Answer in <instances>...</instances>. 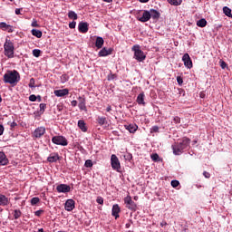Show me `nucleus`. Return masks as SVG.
Masks as SVG:
<instances>
[{
	"instance_id": "f257e3e1",
	"label": "nucleus",
	"mask_w": 232,
	"mask_h": 232,
	"mask_svg": "<svg viewBox=\"0 0 232 232\" xmlns=\"http://www.w3.org/2000/svg\"><path fill=\"white\" fill-rule=\"evenodd\" d=\"M189 144H191V140L188 137H184L179 142H175L171 145L173 154L182 155V153L189 148Z\"/></svg>"
},
{
	"instance_id": "f03ea898",
	"label": "nucleus",
	"mask_w": 232,
	"mask_h": 232,
	"mask_svg": "<svg viewBox=\"0 0 232 232\" xmlns=\"http://www.w3.org/2000/svg\"><path fill=\"white\" fill-rule=\"evenodd\" d=\"M3 81L5 84L15 85L21 81V74L16 70H7L4 74Z\"/></svg>"
},
{
	"instance_id": "7ed1b4c3",
	"label": "nucleus",
	"mask_w": 232,
	"mask_h": 232,
	"mask_svg": "<svg viewBox=\"0 0 232 232\" xmlns=\"http://www.w3.org/2000/svg\"><path fill=\"white\" fill-rule=\"evenodd\" d=\"M15 47L14 46V43L8 39L5 40L4 44V55L8 57V59H14Z\"/></svg>"
},
{
	"instance_id": "20e7f679",
	"label": "nucleus",
	"mask_w": 232,
	"mask_h": 232,
	"mask_svg": "<svg viewBox=\"0 0 232 232\" xmlns=\"http://www.w3.org/2000/svg\"><path fill=\"white\" fill-rule=\"evenodd\" d=\"M132 52H134V59L138 61V63H142V61H146V55L144 52L140 50V45H134L132 47Z\"/></svg>"
},
{
	"instance_id": "39448f33",
	"label": "nucleus",
	"mask_w": 232,
	"mask_h": 232,
	"mask_svg": "<svg viewBox=\"0 0 232 232\" xmlns=\"http://www.w3.org/2000/svg\"><path fill=\"white\" fill-rule=\"evenodd\" d=\"M111 166L114 171H121V161L119 160V158H117V155L112 154L111 156Z\"/></svg>"
},
{
	"instance_id": "423d86ee",
	"label": "nucleus",
	"mask_w": 232,
	"mask_h": 232,
	"mask_svg": "<svg viewBox=\"0 0 232 232\" xmlns=\"http://www.w3.org/2000/svg\"><path fill=\"white\" fill-rule=\"evenodd\" d=\"M52 142L57 146H66L68 144V140L64 136H53L52 138Z\"/></svg>"
},
{
	"instance_id": "0eeeda50",
	"label": "nucleus",
	"mask_w": 232,
	"mask_h": 232,
	"mask_svg": "<svg viewBox=\"0 0 232 232\" xmlns=\"http://www.w3.org/2000/svg\"><path fill=\"white\" fill-rule=\"evenodd\" d=\"M124 203L126 204V208L128 209H130V211H137V204L135 203V201L131 200L130 196H127L124 198Z\"/></svg>"
},
{
	"instance_id": "6e6552de",
	"label": "nucleus",
	"mask_w": 232,
	"mask_h": 232,
	"mask_svg": "<svg viewBox=\"0 0 232 232\" xmlns=\"http://www.w3.org/2000/svg\"><path fill=\"white\" fill-rule=\"evenodd\" d=\"M46 133V128L44 127H38L34 130V131L32 134L33 139H41L43 135Z\"/></svg>"
},
{
	"instance_id": "1a4fd4ad",
	"label": "nucleus",
	"mask_w": 232,
	"mask_h": 232,
	"mask_svg": "<svg viewBox=\"0 0 232 232\" xmlns=\"http://www.w3.org/2000/svg\"><path fill=\"white\" fill-rule=\"evenodd\" d=\"M182 61L186 68H188V70H191V68H193V61H191V57H189V54L188 53L182 56Z\"/></svg>"
},
{
	"instance_id": "9d476101",
	"label": "nucleus",
	"mask_w": 232,
	"mask_h": 232,
	"mask_svg": "<svg viewBox=\"0 0 232 232\" xmlns=\"http://www.w3.org/2000/svg\"><path fill=\"white\" fill-rule=\"evenodd\" d=\"M78 108L81 111H88V108L86 107V98L84 96L78 97Z\"/></svg>"
},
{
	"instance_id": "9b49d317",
	"label": "nucleus",
	"mask_w": 232,
	"mask_h": 232,
	"mask_svg": "<svg viewBox=\"0 0 232 232\" xmlns=\"http://www.w3.org/2000/svg\"><path fill=\"white\" fill-rule=\"evenodd\" d=\"M56 190L58 193H70L72 188L67 184H60L56 187Z\"/></svg>"
},
{
	"instance_id": "f8f14e48",
	"label": "nucleus",
	"mask_w": 232,
	"mask_h": 232,
	"mask_svg": "<svg viewBox=\"0 0 232 232\" xmlns=\"http://www.w3.org/2000/svg\"><path fill=\"white\" fill-rule=\"evenodd\" d=\"M65 211H73L75 209V201L73 199H67L64 205Z\"/></svg>"
},
{
	"instance_id": "ddd939ff",
	"label": "nucleus",
	"mask_w": 232,
	"mask_h": 232,
	"mask_svg": "<svg viewBox=\"0 0 232 232\" xmlns=\"http://www.w3.org/2000/svg\"><path fill=\"white\" fill-rule=\"evenodd\" d=\"M150 19H151V14H150V11L144 10L142 16L138 18V21H140V23H148Z\"/></svg>"
},
{
	"instance_id": "4468645a",
	"label": "nucleus",
	"mask_w": 232,
	"mask_h": 232,
	"mask_svg": "<svg viewBox=\"0 0 232 232\" xmlns=\"http://www.w3.org/2000/svg\"><path fill=\"white\" fill-rule=\"evenodd\" d=\"M0 30H3L4 32H8V34L14 33V27L5 22L0 23Z\"/></svg>"
},
{
	"instance_id": "2eb2a0df",
	"label": "nucleus",
	"mask_w": 232,
	"mask_h": 232,
	"mask_svg": "<svg viewBox=\"0 0 232 232\" xmlns=\"http://www.w3.org/2000/svg\"><path fill=\"white\" fill-rule=\"evenodd\" d=\"M119 213H121V207H119V204L113 205L111 209V215L112 217H114L115 220H117V218L121 217Z\"/></svg>"
},
{
	"instance_id": "dca6fc26",
	"label": "nucleus",
	"mask_w": 232,
	"mask_h": 232,
	"mask_svg": "<svg viewBox=\"0 0 232 232\" xmlns=\"http://www.w3.org/2000/svg\"><path fill=\"white\" fill-rule=\"evenodd\" d=\"M113 52V49L109 48L106 49V47H103L99 53V57H108V55H111V53Z\"/></svg>"
},
{
	"instance_id": "f3484780",
	"label": "nucleus",
	"mask_w": 232,
	"mask_h": 232,
	"mask_svg": "<svg viewBox=\"0 0 232 232\" xmlns=\"http://www.w3.org/2000/svg\"><path fill=\"white\" fill-rule=\"evenodd\" d=\"M70 93V91L68 89H62V90H56L54 91V95L56 97H66Z\"/></svg>"
},
{
	"instance_id": "a211bd4d",
	"label": "nucleus",
	"mask_w": 232,
	"mask_h": 232,
	"mask_svg": "<svg viewBox=\"0 0 232 232\" xmlns=\"http://www.w3.org/2000/svg\"><path fill=\"white\" fill-rule=\"evenodd\" d=\"M124 128H125V130L130 131V133H135V131H137V130H139V126H137V124H135V123L126 124V125H124Z\"/></svg>"
},
{
	"instance_id": "6ab92c4d",
	"label": "nucleus",
	"mask_w": 232,
	"mask_h": 232,
	"mask_svg": "<svg viewBox=\"0 0 232 232\" xmlns=\"http://www.w3.org/2000/svg\"><path fill=\"white\" fill-rule=\"evenodd\" d=\"M78 30H79V32H81V34H87V32H88V23L81 22L78 24Z\"/></svg>"
},
{
	"instance_id": "aec40b11",
	"label": "nucleus",
	"mask_w": 232,
	"mask_h": 232,
	"mask_svg": "<svg viewBox=\"0 0 232 232\" xmlns=\"http://www.w3.org/2000/svg\"><path fill=\"white\" fill-rule=\"evenodd\" d=\"M144 99H146V95L144 92H141L137 96L136 102L140 106H146V102H144Z\"/></svg>"
},
{
	"instance_id": "412c9836",
	"label": "nucleus",
	"mask_w": 232,
	"mask_h": 232,
	"mask_svg": "<svg viewBox=\"0 0 232 232\" xmlns=\"http://www.w3.org/2000/svg\"><path fill=\"white\" fill-rule=\"evenodd\" d=\"M60 157H59V153L57 152H53L49 155V157L47 158L48 162H57V160H59Z\"/></svg>"
},
{
	"instance_id": "4be33fe9",
	"label": "nucleus",
	"mask_w": 232,
	"mask_h": 232,
	"mask_svg": "<svg viewBox=\"0 0 232 232\" xmlns=\"http://www.w3.org/2000/svg\"><path fill=\"white\" fill-rule=\"evenodd\" d=\"M9 160L8 158H6V154L0 151V166H6Z\"/></svg>"
},
{
	"instance_id": "5701e85b",
	"label": "nucleus",
	"mask_w": 232,
	"mask_h": 232,
	"mask_svg": "<svg viewBox=\"0 0 232 232\" xmlns=\"http://www.w3.org/2000/svg\"><path fill=\"white\" fill-rule=\"evenodd\" d=\"M10 204V199L3 195V194H0V206H8Z\"/></svg>"
},
{
	"instance_id": "b1692460",
	"label": "nucleus",
	"mask_w": 232,
	"mask_h": 232,
	"mask_svg": "<svg viewBox=\"0 0 232 232\" xmlns=\"http://www.w3.org/2000/svg\"><path fill=\"white\" fill-rule=\"evenodd\" d=\"M95 46L98 50H101L104 46V39L101 36H98L95 41Z\"/></svg>"
},
{
	"instance_id": "393cba45",
	"label": "nucleus",
	"mask_w": 232,
	"mask_h": 232,
	"mask_svg": "<svg viewBox=\"0 0 232 232\" xmlns=\"http://www.w3.org/2000/svg\"><path fill=\"white\" fill-rule=\"evenodd\" d=\"M78 128H80V130L82 131H83L84 133H86V131H88V127H86V122H84V120L78 121Z\"/></svg>"
},
{
	"instance_id": "a878e982",
	"label": "nucleus",
	"mask_w": 232,
	"mask_h": 232,
	"mask_svg": "<svg viewBox=\"0 0 232 232\" xmlns=\"http://www.w3.org/2000/svg\"><path fill=\"white\" fill-rule=\"evenodd\" d=\"M150 18L152 17V19L157 20L160 18V13L155 9H150Z\"/></svg>"
},
{
	"instance_id": "bb28decb",
	"label": "nucleus",
	"mask_w": 232,
	"mask_h": 232,
	"mask_svg": "<svg viewBox=\"0 0 232 232\" xmlns=\"http://www.w3.org/2000/svg\"><path fill=\"white\" fill-rule=\"evenodd\" d=\"M32 35H34V37H37V39H41V37H43V32H41V30H37V29H33L31 31Z\"/></svg>"
},
{
	"instance_id": "cd10ccee",
	"label": "nucleus",
	"mask_w": 232,
	"mask_h": 232,
	"mask_svg": "<svg viewBox=\"0 0 232 232\" xmlns=\"http://www.w3.org/2000/svg\"><path fill=\"white\" fill-rule=\"evenodd\" d=\"M97 122L100 126H104V124H108V120H106V117L99 116L97 118Z\"/></svg>"
},
{
	"instance_id": "c85d7f7f",
	"label": "nucleus",
	"mask_w": 232,
	"mask_h": 232,
	"mask_svg": "<svg viewBox=\"0 0 232 232\" xmlns=\"http://www.w3.org/2000/svg\"><path fill=\"white\" fill-rule=\"evenodd\" d=\"M67 15L69 19H72V21H77V19H79V16L76 14L75 11H69Z\"/></svg>"
},
{
	"instance_id": "c756f323",
	"label": "nucleus",
	"mask_w": 232,
	"mask_h": 232,
	"mask_svg": "<svg viewBox=\"0 0 232 232\" xmlns=\"http://www.w3.org/2000/svg\"><path fill=\"white\" fill-rule=\"evenodd\" d=\"M172 6H180L182 5V0H167Z\"/></svg>"
},
{
	"instance_id": "7c9ffc66",
	"label": "nucleus",
	"mask_w": 232,
	"mask_h": 232,
	"mask_svg": "<svg viewBox=\"0 0 232 232\" xmlns=\"http://www.w3.org/2000/svg\"><path fill=\"white\" fill-rule=\"evenodd\" d=\"M208 24V21L206 19L202 18L197 22V26H199V28H205V26Z\"/></svg>"
},
{
	"instance_id": "2f4dec72",
	"label": "nucleus",
	"mask_w": 232,
	"mask_h": 232,
	"mask_svg": "<svg viewBox=\"0 0 232 232\" xmlns=\"http://www.w3.org/2000/svg\"><path fill=\"white\" fill-rule=\"evenodd\" d=\"M223 13L225 14V15H227V17H232L231 9L229 7L224 6Z\"/></svg>"
},
{
	"instance_id": "473e14b6",
	"label": "nucleus",
	"mask_w": 232,
	"mask_h": 232,
	"mask_svg": "<svg viewBox=\"0 0 232 232\" xmlns=\"http://www.w3.org/2000/svg\"><path fill=\"white\" fill-rule=\"evenodd\" d=\"M22 215H23V212H21V210L15 209L14 211V220H17V219L21 218Z\"/></svg>"
},
{
	"instance_id": "72a5a7b5",
	"label": "nucleus",
	"mask_w": 232,
	"mask_h": 232,
	"mask_svg": "<svg viewBox=\"0 0 232 232\" xmlns=\"http://www.w3.org/2000/svg\"><path fill=\"white\" fill-rule=\"evenodd\" d=\"M46 110V103H40V111H39V115H43Z\"/></svg>"
},
{
	"instance_id": "f704fd0d",
	"label": "nucleus",
	"mask_w": 232,
	"mask_h": 232,
	"mask_svg": "<svg viewBox=\"0 0 232 232\" xmlns=\"http://www.w3.org/2000/svg\"><path fill=\"white\" fill-rule=\"evenodd\" d=\"M40 201H41V199L39 198H37V197L33 198L31 199V205L35 206V205L39 204Z\"/></svg>"
},
{
	"instance_id": "c9c22d12",
	"label": "nucleus",
	"mask_w": 232,
	"mask_h": 232,
	"mask_svg": "<svg viewBox=\"0 0 232 232\" xmlns=\"http://www.w3.org/2000/svg\"><path fill=\"white\" fill-rule=\"evenodd\" d=\"M33 55H34V57H41V50L34 49L33 50Z\"/></svg>"
},
{
	"instance_id": "e433bc0d",
	"label": "nucleus",
	"mask_w": 232,
	"mask_h": 232,
	"mask_svg": "<svg viewBox=\"0 0 232 232\" xmlns=\"http://www.w3.org/2000/svg\"><path fill=\"white\" fill-rule=\"evenodd\" d=\"M69 79H70V77L67 74H63L61 76V82H63V83L68 82Z\"/></svg>"
},
{
	"instance_id": "4c0bfd02",
	"label": "nucleus",
	"mask_w": 232,
	"mask_h": 232,
	"mask_svg": "<svg viewBox=\"0 0 232 232\" xmlns=\"http://www.w3.org/2000/svg\"><path fill=\"white\" fill-rule=\"evenodd\" d=\"M150 159H151L154 162H159V159H160L159 154H157V153L151 154V155H150Z\"/></svg>"
},
{
	"instance_id": "58836bf2",
	"label": "nucleus",
	"mask_w": 232,
	"mask_h": 232,
	"mask_svg": "<svg viewBox=\"0 0 232 232\" xmlns=\"http://www.w3.org/2000/svg\"><path fill=\"white\" fill-rule=\"evenodd\" d=\"M28 86L29 88H35V79L31 78Z\"/></svg>"
},
{
	"instance_id": "ea45409f",
	"label": "nucleus",
	"mask_w": 232,
	"mask_h": 232,
	"mask_svg": "<svg viewBox=\"0 0 232 232\" xmlns=\"http://www.w3.org/2000/svg\"><path fill=\"white\" fill-rule=\"evenodd\" d=\"M85 168H92L93 166V162L92 160H87L84 164Z\"/></svg>"
},
{
	"instance_id": "a19ab883",
	"label": "nucleus",
	"mask_w": 232,
	"mask_h": 232,
	"mask_svg": "<svg viewBox=\"0 0 232 232\" xmlns=\"http://www.w3.org/2000/svg\"><path fill=\"white\" fill-rule=\"evenodd\" d=\"M179 184H180V182H179V180H177V179H174L171 181L172 188H179Z\"/></svg>"
},
{
	"instance_id": "79ce46f5",
	"label": "nucleus",
	"mask_w": 232,
	"mask_h": 232,
	"mask_svg": "<svg viewBox=\"0 0 232 232\" xmlns=\"http://www.w3.org/2000/svg\"><path fill=\"white\" fill-rule=\"evenodd\" d=\"M159 126H153L151 129H150V133H159Z\"/></svg>"
},
{
	"instance_id": "37998d69",
	"label": "nucleus",
	"mask_w": 232,
	"mask_h": 232,
	"mask_svg": "<svg viewBox=\"0 0 232 232\" xmlns=\"http://www.w3.org/2000/svg\"><path fill=\"white\" fill-rule=\"evenodd\" d=\"M124 159L125 160H131V159H133V156L130 153H127L124 155Z\"/></svg>"
},
{
	"instance_id": "c03bdc74",
	"label": "nucleus",
	"mask_w": 232,
	"mask_h": 232,
	"mask_svg": "<svg viewBox=\"0 0 232 232\" xmlns=\"http://www.w3.org/2000/svg\"><path fill=\"white\" fill-rule=\"evenodd\" d=\"M29 101H31V102H35V101H37V96H35V94L30 95Z\"/></svg>"
},
{
	"instance_id": "a18cd8bd",
	"label": "nucleus",
	"mask_w": 232,
	"mask_h": 232,
	"mask_svg": "<svg viewBox=\"0 0 232 232\" xmlns=\"http://www.w3.org/2000/svg\"><path fill=\"white\" fill-rule=\"evenodd\" d=\"M220 66L222 68V70H225L226 68H227V63H226V62L220 60Z\"/></svg>"
},
{
	"instance_id": "49530a36",
	"label": "nucleus",
	"mask_w": 232,
	"mask_h": 232,
	"mask_svg": "<svg viewBox=\"0 0 232 232\" xmlns=\"http://www.w3.org/2000/svg\"><path fill=\"white\" fill-rule=\"evenodd\" d=\"M96 202L98 204L102 205V204H104V198H102V197H98L97 199H96Z\"/></svg>"
},
{
	"instance_id": "de8ad7c7",
	"label": "nucleus",
	"mask_w": 232,
	"mask_h": 232,
	"mask_svg": "<svg viewBox=\"0 0 232 232\" xmlns=\"http://www.w3.org/2000/svg\"><path fill=\"white\" fill-rule=\"evenodd\" d=\"M75 26H77V22H75V21H72L69 24V28H71V29L75 28Z\"/></svg>"
},
{
	"instance_id": "09e8293b",
	"label": "nucleus",
	"mask_w": 232,
	"mask_h": 232,
	"mask_svg": "<svg viewBox=\"0 0 232 232\" xmlns=\"http://www.w3.org/2000/svg\"><path fill=\"white\" fill-rule=\"evenodd\" d=\"M44 213V210H37L34 212L35 217H41Z\"/></svg>"
},
{
	"instance_id": "8fccbe9b",
	"label": "nucleus",
	"mask_w": 232,
	"mask_h": 232,
	"mask_svg": "<svg viewBox=\"0 0 232 232\" xmlns=\"http://www.w3.org/2000/svg\"><path fill=\"white\" fill-rule=\"evenodd\" d=\"M203 176L205 177V179H210L211 178V174L208 171H204Z\"/></svg>"
},
{
	"instance_id": "3c124183",
	"label": "nucleus",
	"mask_w": 232,
	"mask_h": 232,
	"mask_svg": "<svg viewBox=\"0 0 232 232\" xmlns=\"http://www.w3.org/2000/svg\"><path fill=\"white\" fill-rule=\"evenodd\" d=\"M131 224H133V222L131 219H130L129 222L125 225L126 229H130V227H131Z\"/></svg>"
},
{
	"instance_id": "603ef678",
	"label": "nucleus",
	"mask_w": 232,
	"mask_h": 232,
	"mask_svg": "<svg viewBox=\"0 0 232 232\" xmlns=\"http://www.w3.org/2000/svg\"><path fill=\"white\" fill-rule=\"evenodd\" d=\"M177 82H178V84H182L183 82H184V80H182V77H180V76H178L177 77Z\"/></svg>"
},
{
	"instance_id": "864d4df0",
	"label": "nucleus",
	"mask_w": 232,
	"mask_h": 232,
	"mask_svg": "<svg viewBox=\"0 0 232 232\" xmlns=\"http://www.w3.org/2000/svg\"><path fill=\"white\" fill-rule=\"evenodd\" d=\"M33 26V28H39V24H37V21H34L31 24Z\"/></svg>"
},
{
	"instance_id": "5fc2aeb1",
	"label": "nucleus",
	"mask_w": 232,
	"mask_h": 232,
	"mask_svg": "<svg viewBox=\"0 0 232 232\" xmlns=\"http://www.w3.org/2000/svg\"><path fill=\"white\" fill-rule=\"evenodd\" d=\"M113 79H117V74H111L109 76V81H113Z\"/></svg>"
},
{
	"instance_id": "6e6d98bb",
	"label": "nucleus",
	"mask_w": 232,
	"mask_h": 232,
	"mask_svg": "<svg viewBox=\"0 0 232 232\" xmlns=\"http://www.w3.org/2000/svg\"><path fill=\"white\" fill-rule=\"evenodd\" d=\"M3 133H5V126L0 124V137L3 135Z\"/></svg>"
},
{
	"instance_id": "4d7b16f0",
	"label": "nucleus",
	"mask_w": 232,
	"mask_h": 232,
	"mask_svg": "<svg viewBox=\"0 0 232 232\" xmlns=\"http://www.w3.org/2000/svg\"><path fill=\"white\" fill-rule=\"evenodd\" d=\"M77 104H78V102L75 100L71 102V106H72L73 108H75V106H77Z\"/></svg>"
},
{
	"instance_id": "13d9d810",
	"label": "nucleus",
	"mask_w": 232,
	"mask_h": 232,
	"mask_svg": "<svg viewBox=\"0 0 232 232\" xmlns=\"http://www.w3.org/2000/svg\"><path fill=\"white\" fill-rule=\"evenodd\" d=\"M174 122H176V124H180V118L179 117H175L174 118Z\"/></svg>"
},
{
	"instance_id": "bf43d9fd",
	"label": "nucleus",
	"mask_w": 232,
	"mask_h": 232,
	"mask_svg": "<svg viewBox=\"0 0 232 232\" xmlns=\"http://www.w3.org/2000/svg\"><path fill=\"white\" fill-rule=\"evenodd\" d=\"M14 12L16 15H21V9L16 8Z\"/></svg>"
},
{
	"instance_id": "052dcab7",
	"label": "nucleus",
	"mask_w": 232,
	"mask_h": 232,
	"mask_svg": "<svg viewBox=\"0 0 232 232\" xmlns=\"http://www.w3.org/2000/svg\"><path fill=\"white\" fill-rule=\"evenodd\" d=\"M10 126L11 128H15V126H17V122L13 121Z\"/></svg>"
},
{
	"instance_id": "680f3d73",
	"label": "nucleus",
	"mask_w": 232,
	"mask_h": 232,
	"mask_svg": "<svg viewBox=\"0 0 232 232\" xmlns=\"http://www.w3.org/2000/svg\"><path fill=\"white\" fill-rule=\"evenodd\" d=\"M160 226H161V227H164V226H168V222L162 221V222L160 223Z\"/></svg>"
},
{
	"instance_id": "e2e57ef3",
	"label": "nucleus",
	"mask_w": 232,
	"mask_h": 232,
	"mask_svg": "<svg viewBox=\"0 0 232 232\" xmlns=\"http://www.w3.org/2000/svg\"><path fill=\"white\" fill-rule=\"evenodd\" d=\"M106 111L108 112L111 111V105H108V107L106 108Z\"/></svg>"
},
{
	"instance_id": "0e129e2a",
	"label": "nucleus",
	"mask_w": 232,
	"mask_h": 232,
	"mask_svg": "<svg viewBox=\"0 0 232 232\" xmlns=\"http://www.w3.org/2000/svg\"><path fill=\"white\" fill-rule=\"evenodd\" d=\"M57 110L58 111H63V105H58Z\"/></svg>"
},
{
	"instance_id": "69168bd1",
	"label": "nucleus",
	"mask_w": 232,
	"mask_h": 232,
	"mask_svg": "<svg viewBox=\"0 0 232 232\" xmlns=\"http://www.w3.org/2000/svg\"><path fill=\"white\" fill-rule=\"evenodd\" d=\"M36 101H38V102H41L42 101L41 95L36 96Z\"/></svg>"
},
{
	"instance_id": "338daca9",
	"label": "nucleus",
	"mask_w": 232,
	"mask_h": 232,
	"mask_svg": "<svg viewBox=\"0 0 232 232\" xmlns=\"http://www.w3.org/2000/svg\"><path fill=\"white\" fill-rule=\"evenodd\" d=\"M150 0H140V3H149Z\"/></svg>"
},
{
	"instance_id": "774afa93",
	"label": "nucleus",
	"mask_w": 232,
	"mask_h": 232,
	"mask_svg": "<svg viewBox=\"0 0 232 232\" xmlns=\"http://www.w3.org/2000/svg\"><path fill=\"white\" fill-rule=\"evenodd\" d=\"M104 3H113V0H103Z\"/></svg>"
}]
</instances>
